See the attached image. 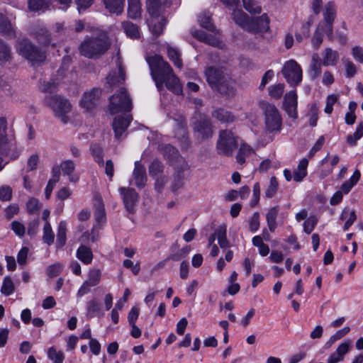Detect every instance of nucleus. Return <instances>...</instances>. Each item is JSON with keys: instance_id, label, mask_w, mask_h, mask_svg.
I'll list each match as a JSON object with an SVG mask.
<instances>
[{"instance_id": "f257e3e1", "label": "nucleus", "mask_w": 363, "mask_h": 363, "mask_svg": "<svg viewBox=\"0 0 363 363\" xmlns=\"http://www.w3.org/2000/svg\"><path fill=\"white\" fill-rule=\"evenodd\" d=\"M147 61L150 67L152 78L159 90L162 89L164 83L166 87L173 93L178 95L182 93L179 79L173 73V69L167 62L158 55L148 57Z\"/></svg>"}, {"instance_id": "f03ea898", "label": "nucleus", "mask_w": 363, "mask_h": 363, "mask_svg": "<svg viewBox=\"0 0 363 363\" xmlns=\"http://www.w3.org/2000/svg\"><path fill=\"white\" fill-rule=\"evenodd\" d=\"M206 81L211 89L226 98L235 95L233 81L222 68L208 67L205 69Z\"/></svg>"}, {"instance_id": "7ed1b4c3", "label": "nucleus", "mask_w": 363, "mask_h": 363, "mask_svg": "<svg viewBox=\"0 0 363 363\" xmlns=\"http://www.w3.org/2000/svg\"><path fill=\"white\" fill-rule=\"evenodd\" d=\"M231 16L237 25L247 31L254 33H264L270 30V19L267 13L255 18H250L241 9H233Z\"/></svg>"}, {"instance_id": "20e7f679", "label": "nucleus", "mask_w": 363, "mask_h": 363, "mask_svg": "<svg viewBox=\"0 0 363 363\" xmlns=\"http://www.w3.org/2000/svg\"><path fill=\"white\" fill-rule=\"evenodd\" d=\"M111 42L105 31L97 30L91 36L86 38L80 45L82 55L92 58L104 54L110 47Z\"/></svg>"}, {"instance_id": "39448f33", "label": "nucleus", "mask_w": 363, "mask_h": 363, "mask_svg": "<svg viewBox=\"0 0 363 363\" xmlns=\"http://www.w3.org/2000/svg\"><path fill=\"white\" fill-rule=\"evenodd\" d=\"M199 22L201 26L211 31L212 33L208 34L203 30H196L193 33L194 37L208 45L214 47H220L221 41L220 34L218 30H216L213 24L211 23L210 16L206 13L201 14L199 16Z\"/></svg>"}, {"instance_id": "423d86ee", "label": "nucleus", "mask_w": 363, "mask_h": 363, "mask_svg": "<svg viewBox=\"0 0 363 363\" xmlns=\"http://www.w3.org/2000/svg\"><path fill=\"white\" fill-rule=\"evenodd\" d=\"M259 106L265 116L266 133L274 135L279 133L281 129L282 119L277 107L264 101L259 103Z\"/></svg>"}, {"instance_id": "0eeeda50", "label": "nucleus", "mask_w": 363, "mask_h": 363, "mask_svg": "<svg viewBox=\"0 0 363 363\" xmlns=\"http://www.w3.org/2000/svg\"><path fill=\"white\" fill-rule=\"evenodd\" d=\"M44 103L50 107L55 117L63 123L69 121L67 114L71 111L72 106L69 101L60 95H48L44 99Z\"/></svg>"}, {"instance_id": "6e6552de", "label": "nucleus", "mask_w": 363, "mask_h": 363, "mask_svg": "<svg viewBox=\"0 0 363 363\" xmlns=\"http://www.w3.org/2000/svg\"><path fill=\"white\" fill-rule=\"evenodd\" d=\"M108 108L111 114L125 113L132 109L131 99L125 89H120L110 98Z\"/></svg>"}, {"instance_id": "1a4fd4ad", "label": "nucleus", "mask_w": 363, "mask_h": 363, "mask_svg": "<svg viewBox=\"0 0 363 363\" xmlns=\"http://www.w3.org/2000/svg\"><path fill=\"white\" fill-rule=\"evenodd\" d=\"M237 144V138L232 131L222 130L220 132L216 145L217 152L219 155L232 156Z\"/></svg>"}, {"instance_id": "9d476101", "label": "nucleus", "mask_w": 363, "mask_h": 363, "mask_svg": "<svg viewBox=\"0 0 363 363\" xmlns=\"http://www.w3.org/2000/svg\"><path fill=\"white\" fill-rule=\"evenodd\" d=\"M281 72L291 86L299 84L303 78V71L298 63L294 60L286 61L283 66Z\"/></svg>"}, {"instance_id": "9b49d317", "label": "nucleus", "mask_w": 363, "mask_h": 363, "mask_svg": "<svg viewBox=\"0 0 363 363\" xmlns=\"http://www.w3.org/2000/svg\"><path fill=\"white\" fill-rule=\"evenodd\" d=\"M18 50L21 55L33 64L41 62L45 59V53L27 40L20 42Z\"/></svg>"}, {"instance_id": "f8f14e48", "label": "nucleus", "mask_w": 363, "mask_h": 363, "mask_svg": "<svg viewBox=\"0 0 363 363\" xmlns=\"http://www.w3.org/2000/svg\"><path fill=\"white\" fill-rule=\"evenodd\" d=\"M116 69L111 70L106 77V84L111 89L123 84L125 79V69L119 57L116 60Z\"/></svg>"}, {"instance_id": "ddd939ff", "label": "nucleus", "mask_w": 363, "mask_h": 363, "mask_svg": "<svg viewBox=\"0 0 363 363\" xmlns=\"http://www.w3.org/2000/svg\"><path fill=\"white\" fill-rule=\"evenodd\" d=\"M7 123L4 117L0 118V152L8 155L11 150L16 148L15 140L6 135Z\"/></svg>"}, {"instance_id": "4468645a", "label": "nucleus", "mask_w": 363, "mask_h": 363, "mask_svg": "<svg viewBox=\"0 0 363 363\" xmlns=\"http://www.w3.org/2000/svg\"><path fill=\"white\" fill-rule=\"evenodd\" d=\"M324 20L319 24H323L327 33V36L330 40L333 39V24L335 18V7L333 2H328L325 4L323 10Z\"/></svg>"}, {"instance_id": "2eb2a0df", "label": "nucleus", "mask_w": 363, "mask_h": 363, "mask_svg": "<svg viewBox=\"0 0 363 363\" xmlns=\"http://www.w3.org/2000/svg\"><path fill=\"white\" fill-rule=\"evenodd\" d=\"M298 105V95L296 90H291L286 93L284 98L283 108L287 113L289 117L296 118L298 116L297 112Z\"/></svg>"}, {"instance_id": "dca6fc26", "label": "nucleus", "mask_w": 363, "mask_h": 363, "mask_svg": "<svg viewBox=\"0 0 363 363\" xmlns=\"http://www.w3.org/2000/svg\"><path fill=\"white\" fill-rule=\"evenodd\" d=\"M101 95V90L99 89H93L89 92H85L80 101L81 106L86 111H92L96 106Z\"/></svg>"}, {"instance_id": "f3484780", "label": "nucleus", "mask_w": 363, "mask_h": 363, "mask_svg": "<svg viewBox=\"0 0 363 363\" xmlns=\"http://www.w3.org/2000/svg\"><path fill=\"white\" fill-rule=\"evenodd\" d=\"M121 194L123 196V201L125 206L126 210L129 213H133L136 203L138 199V195L136 191L131 188L121 187L119 189Z\"/></svg>"}, {"instance_id": "a211bd4d", "label": "nucleus", "mask_w": 363, "mask_h": 363, "mask_svg": "<svg viewBox=\"0 0 363 363\" xmlns=\"http://www.w3.org/2000/svg\"><path fill=\"white\" fill-rule=\"evenodd\" d=\"M131 120L132 117L129 115L125 118L123 116H118L114 118L113 121V129L117 139H119L125 132V130Z\"/></svg>"}, {"instance_id": "6ab92c4d", "label": "nucleus", "mask_w": 363, "mask_h": 363, "mask_svg": "<svg viewBox=\"0 0 363 363\" xmlns=\"http://www.w3.org/2000/svg\"><path fill=\"white\" fill-rule=\"evenodd\" d=\"M339 58V52L330 48H326L322 52V64L323 66H335Z\"/></svg>"}, {"instance_id": "aec40b11", "label": "nucleus", "mask_w": 363, "mask_h": 363, "mask_svg": "<svg viewBox=\"0 0 363 363\" xmlns=\"http://www.w3.org/2000/svg\"><path fill=\"white\" fill-rule=\"evenodd\" d=\"M133 179L136 186L138 188H143L145 186L147 181L145 169L138 162H135Z\"/></svg>"}, {"instance_id": "412c9836", "label": "nucleus", "mask_w": 363, "mask_h": 363, "mask_svg": "<svg viewBox=\"0 0 363 363\" xmlns=\"http://www.w3.org/2000/svg\"><path fill=\"white\" fill-rule=\"evenodd\" d=\"M194 128L202 138H209L213 133L211 125L207 119L195 123Z\"/></svg>"}, {"instance_id": "4be33fe9", "label": "nucleus", "mask_w": 363, "mask_h": 363, "mask_svg": "<svg viewBox=\"0 0 363 363\" xmlns=\"http://www.w3.org/2000/svg\"><path fill=\"white\" fill-rule=\"evenodd\" d=\"M105 8L111 13L120 15L123 13L125 0H102Z\"/></svg>"}, {"instance_id": "5701e85b", "label": "nucleus", "mask_w": 363, "mask_h": 363, "mask_svg": "<svg viewBox=\"0 0 363 363\" xmlns=\"http://www.w3.org/2000/svg\"><path fill=\"white\" fill-rule=\"evenodd\" d=\"M147 23L151 32L155 35H159L163 33L166 21L163 17L150 18Z\"/></svg>"}, {"instance_id": "b1692460", "label": "nucleus", "mask_w": 363, "mask_h": 363, "mask_svg": "<svg viewBox=\"0 0 363 363\" xmlns=\"http://www.w3.org/2000/svg\"><path fill=\"white\" fill-rule=\"evenodd\" d=\"M308 165V160L306 158L302 159L297 167L294 169L293 173V179L296 182H301L307 175V167Z\"/></svg>"}, {"instance_id": "393cba45", "label": "nucleus", "mask_w": 363, "mask_h": 363, "mask_svg": "<svg viewBox=\"0 0 363 363\" xmlns=\"http://www.w3.org/2000/svg\"><path fill=\"white\" fill-rule=\"evenodd\" d=\"M216 235L218 240V243L221 249L225 250L230 247V242L227 239L226 225L223 224L218 226L216 230Z\"/></svg>"}, {"instance_id": "a878e982", "label": "nucleus", "mask_w": 363, "mask_h": 363, "mask_svg": "<svg viewBox=\"0 0 363 363\" xmlns=\"http://www.w3.org/2000/svg\"><path fill=\"white\" fill-rule=\"evenodd\" d=\"M122 28L126 35L132 39H138L140 37L139 27L130 21L122 23Z\"/></svg>"}, {"instance_id": "bb28decb", "label": "nucleus", "mask_w": 363, "mask_h": 363, "mask_svg": "<svg viewBox=\"0 0 363 363\" xmlns=\"http://www.w3.org/2000/svg\"><path fill=\"white\" fill-rule=\"evenodd\" d=\"M101 308L96 298H92L86 303V316L93 318L94 316H102Z\"/></svg>"}, {"instance_id": "cd10ccee", "label": "nucleus", "mask_w": 363, "mask_h": 363, "mask_svg": "<svg viewBox=\"0 0 363 363\" xmlns=\"http://www.w3.org/2000/svg\"><path fill=\"white\" fill-rule=\"evenodd\" d=\"M340 220H345L343 230L347 231L350 227L354 223L357 219V216L354 210H352L349 208H345L340 216Z\"/></svg>"}, {"instance_id": "c85d7f7f", "label": "nucleus", "mask_w": 363, "mask_h": 363, "mask_svg": "<svg viewBox=\"0 0 363 363\" xmlns=\"http://www.w3.org/2000/svg\"><path fill=\"white\" fill-rule=\"evenodd\" d=\"M60 168L63 174L69 177L70 182L76 183L78 181L79 177L76 174H72L75 169V164L72 160L63 161L60 164Z\"/></svg>"}, {"instance_id": "c756f323", "label": "nucleus", "mask_w": 363, "mask_h": 363, "mask_svg": "<svg viewBox=\"0 0 363 363\" xmlns=\"http://www.w3.org/2000/svg\"><path fill=\"white\" fill-rule=\"evenodd\" d=\"M279 207L274 206L269 208L266 215L267 226L269 231L272 233L274 232L277 227V218L279 214Z\"/></svg>"}, {"instance_id": "7c9ffc66", "label": "nucleus", "mask_w": 363, "mask_h": 363, "mask_svg": "<svg viewBox=\"0 0 363 363\" xmlns=\"http://www.w3.org/2000/svg\"><path fill=\"white\" fill-rule=\"evenodd\" d=\"M140 0H128V14L131 18L136 19L141 16Z\"/></svg>"}, {"instance_id": "2f4dec72", "label": "nucleus", "mask_w": 363, "mask_h": 363, "mask_svg": "<svg viewBox=\"0 0 363 363\" xmlns=\"http://www.w3.org/2000/svg\"><path fill=\"white\" fill-rule=\"evenodd\" d=\"M94 206L95 218L98 223H104L106 220V213L102 199L100 196H95Z\"/></svg>"}, {"instance_id": "473e14b6", "label": "nucleus", "mask_w": 363, "mask_h": 363, "mask_svg": "<svg viewBox=\"0 0 363 363\" xmlns=\"http://www.w3.org/2000/svg\"><path fill=\"white\" fill-rule=\"evenodd\" d=\"M147 9L151 18L160 17V14L162 11L161 0H147Z\"/></svg>"}, {"instance_id": "72a5a7b5", "label": "nucleus", "mask_w": 363, "mask_h": 363, "mask_svg": "<svg viewBox=\"0 0 363 363\" xmlns=\"http://www.w3.org/2000/svg\"><path fill=\"white\" fill-rule=\"evenodd\" d=\"M47 355L52 363H63L65 358L64 352L57 350L55 346H52L47 350Z\"/></svg>"}, {"instance_id": "f704fd0d", "label": "nucleus", "mask_w": 363, "mask_h": 363, "mask_svg": "<svg viewBox=\"0 0 363 363\" xmlns=\"http://www.w3.org/2000/svg\"><path fill=\"white\" fill-rule=\"evenodd\" d=\"M77 258L85 264H89L93 259V254L89 247L81 245L77 251Z\"/></svg>"}, {"instance_id": "c9c22d12", "label": "nucleus", "mask_w": 363, "mask_h": 363, "mask_svg": "<svg viewBox=\"0 0 363 363\" xmlns=\"http://www.w3.org/2000/svg\"><path fill=\"white\" fill-rule=\"evenodd\" d=\"M254 153L255 150L251 146L246 143H242L236 156L237 162L240 164H243L246 158Z\"/></svg>"}, {"instance_id": "e433bc0d", "label": "nucleus", "mask_w": 363, "mask_h": 363, "mask_svg": "<svg viewBox=\"0 0 363 363\" xmlns=\"http://www.w3.org/2000/svg\"><path fill=\"white\" fill-rule=\"evenodd\" d=\"M212 116L213 118L223 123H231L235 119V116L230 112L223 108H218L215 110L213 112Z\"/></svg>"}, {"instance_id": "4c0bfd02", "label": "nucleus", "mask_w": 363, "mask_h": 363, "mask_svg": "<svg viewBox=\"0 0 363 363\" xmlns=\"http://www.w3.org/2000/svg\"><path fill=\"white\" fill-rule=\"evenodd\" d=\"M325 34L327 35L324 25L318 24L311 40L312 45L315 49L319 48L323 43Z\"/></svg>"}, {"instance_id": "58836bf2", "label": "nucleus", "mask_w": 363, "mask_h": 363, "mask_svg": "<svg viewBox=\"0 0 363 363\" xmlns=\"http://www.w3.org/2000/svg\"><path fill=\"white\" fill-rule=\"evenodd\" d=\"M360 178V172L356 169L353 174L351 176L348 181L345 182L341 187L340 190L343 194H348L352 188L358 182Z\"/></svg>"}, {"instance_id": "ea45409f", "label": "nucleus", "mask_w": 363, "mask_h": 363, "mask_svg": "<svg viewBox=\"0 0 363 363\" xmlns=\"http://www.w3.org/2000/svg\"><path fill=\"white\" fill-rule=\"evenodd\" d=\"M167 55L169 59L174 63V66L179 69L183 67L180 52L172 46H167Z\"/></svg>"}, {"instance_id": "a19ab883", "label": "nucleus", "mask_w": 363, "mask_h": 363, "mask_svg": "<svg viewBox=\"0 0 363 363\" xmlns=\"http://www.w3.org/2000/svg\"><path fill=\"white\" fill-rule=\"evenodd\" d=\"M52 174L53 178L48 181V183L45 189V196L47 199L50 198L55 184L59 181L60 172L57 167L52 168Z\"/></svg>"}, {"instance_id": "79ce46f5", "label": "nucleus", "mask_w": 363, "mask_h": 363, "mask_svg": "<svg viewBox=\"0 0 363 363\" xmlns=\"http://www.w3.org/2000/svg\"><path fill=\"white\" fill-rule=\"evenodd\" d=\"M66 233L67 223L65 221H60L58 225L57 233L56 243L57 247H62L65 245L67 240Z\"/></svg>"}, {"instance_id": "37998d69", "label": "nucleus", "mask_w": 363, "mask_h": 363, "mask_svg": "<svg viewBox=\"0 0 363 363\" xmlns=\"http://www.w3.org/2000/svg\"><path fill=\"white\" fill-rule=\"evenodd\" d=\"M362 137H363V121L358 123L356 130L353 134L347 135V143L351 146H354L357 144V141Z\"/></svg>"}, {"instance_id": "c03bdc74", "label": "nucleus", "mask_w": 363, "mask_h": 363, "mask_svg": "<svg viewBox=\"0 0 363 363\" xmlns=\"http://www.w3.org/2000/svg\"><path fill=\"white\" fill-rule=\"evenodd\" d=\"M318 107L316 104H312L309 105V110L307 113V117L308 118L309 125L314 127L317 125L318 119Z\"/></svg>"}, {"instance_id": "a18cd8bd", "label": "nucleus", "mask_w": 363, "mask_h": 363, "mask_svg": "<svg viewBox=\"0 0 363 363\" xmlns=\"http://www.w3.org/2000/svg\"><path fill=\"white\" fill-rule=\"evenodd\" d=\"M284 89L285 85L284 84L282 83L272 85L268 88L269 95L270 96L271 98L279 99L283 95Z\"/></svg>"}, {"instance_id": "49530a36", "label": "nucleus", "mask_w": 363, "mask_h": 363, "mask_svg": "<svg viewBox=\"0 0 363 363\" xmlns=\"http://www.w3.org/2000/svg\"><path fill=\"white\" fill-rule=\"evenodd\" d=\"M50 0H29L28 6L31 11H44L48 7Z\"/></svg>"}, {"instance_id": "de8ad7c7", "label": "nucleus", "mask_w": 363, "mask_h": 363, "mask_svg": "<svg viewBox=\"0 0 363 363\" xmlns=\"http://www.w3.org/2000/svg\"><path fill=\"white\" fill-rule=\"evenodd\" d=\"M15 291V286L11 277H6L4 279L2 286L1 288V292L4 296H9L12 294Z\"/></svg>"}, {"instance_id": "09e8293b", "label": "nucleus", "mask_w": 363, "mask_h": 363, "mask_svg": "<svg viewBox=\"0 0 363 363\" xmlns=\"http://www.w3.org/2000/svg\"><path fill=\"white\" fill-rule=\"evenodd\" d=\"M244 8L251 14H259L262 11L261 6L255 0H242Z\"/></svg>"}, {"instance_id": "8fccbe9b", "label": "nucleus", "mask_w": 363, "mask_h": 363, "mask_svg": "<svg viewBox=\"0 0 363 363\" xmlns=\"http://www.w3.org/2000/svg\"><path fill=\"white\" fill-rule=\"evenodd\" d=\"M55 235L49 222L46 221L43 227V240L48 245L54 242Z\"/></svg>"}, {"instance_id": "3c124183", "label": "nucleus", "mask_w": 363, "mask_h": 363, "mask_svg": "<svg viewBox=\"0 0 363 363\" xmlns=\"http://www.w3.org/2000/svg\"><path fill=\"white\" fill-rule=\"evenodd\" d=\"M101 273L99 269H91L89 272L88 279L85 281L86 283L89 284V286H96L101 280Z\"/></svg>"}, {"instance_id": "603ef678", "label": "nucleus", "mask_w": 363, "mask_h": 363, "mask_svg": "<svg viewBox=\"0 0 363 363\" xmlns=\"http://www.w3.org/2000/svg\"><path fill=\"white\" fill-rule=\"evenodd\" d=\"M91 152L95 161L99 164L104 165V156L102 148L96 144L91 145L90 147Z\"/></svg>"}, {"instance_id": "864d4df0", "label": "nucleus", "mask_w": 363, "mask_h": 363, "mask_svg": "<svg viewBox=\"0 0 363 363\" xmlns=\"http://www.w3.org/2000/svg\"><path fill=\"white\" fill-rule=\"evenodd\" d=\"M339 96L337 94H330L328 96L324 108L325 113L331 114L333 110V105L338 101Z\"/></svg>"}, {"instance_id": "5fc2aeb1", "label": "nucleus", "mask_w": 363, "mask_h": 363, "mask_svg": "<svg viewBox=\"0 0 363 363\" xmlns=\"http://www.w3.org/2000/svg\"><path fill=\"white\" fill-rule=\"evenodd\" d=\"M278 186L279 184L277 178L275 177H272L269 181V184L265 191L266 196L268 198L273 197L277 191Z\"/></svg>"}, {"instance_id": "6e6d98bb", "label": "nucleus", "mask_w": 363, "mask_h": 363, "mask_svg": "<svg viewBox=\"0 0 363 363\" xmlns=\"http://www.w3.org/2000/svg\"><path fill=\"white\" fill-rule=\"evenodd\" d=\"M163 170V165L159 160H154L149 167V173L152 177H156Z\"/></svg>"}, {"instance_id": "4d7b16f0", "label": "nucleus", "mask_w": 363, "mask_h": 363, "mask_svg": "<svg viewBox=\"0 0 363 363\" xmlns=\"http://www.w3.org/2000/svg\"><path fill=\"white\" fill-rule=\"evenodd\" d=\"M27 211L30 213H36L40 209V204L38 199L35 198H30L26 203Z\"/></svg>"}, {"instance_id": "13d9d810", "label": "nucleus", "mask_w": 363, "mask_h": 363, "mask_svg": "<svg viewBox=\"0 0 363 363\" xmlns=\"http://www.w3.org/2000/svg\"><path fill=\"white\" fill-rule=\"evenodd\" d=\"M318 223L315 216H311L303 223V230L307 234H311Z\"/></svg>"}, {"instance_id": "bf43d9fd", "label": "nucleus", "mask_w": 363, "mask_h": 363, "mask_svg": "<svg viewBox=\"0 0 363 363\" xmlns=\"http://www.w3.org/2000/svg\"><path fill=\"white\" fill-rule=\"evenodd\" d=\"M344 65L346 72V77L348 78L353 77L357 73L356 65L350 60H345Z\"/></svg>"}, {"instance_id": "052dcab7", "label": "nucleus", "mask_w": 363, "mask_h": 363, "mask_svg": "<svg viewBox=\"0 0 363 363\" xmlns=\"http://www.w3.org/2000/svg\"><path fill=\"white\" fill-rule=\"evenodd\" d=\"M12 189L7 185L0 187V200L2 201H8L11 199Z\"/></svg>"}, {"instance_id": "680f3d73", "label": "nucleus", "mask_w": 363, "mask_h": 363, "mask_svg": "<svg viewBox=\"0 0 363 363\" xmlns=\"http://www.w3.org/2000/svg\"><path fill=\"white\" fill-rule=\"evenodd\" d=\"M322 65L323 64H310L308 72L311 79H315L319 77Z\"/></svg>"}, {"instance_id": "e2e57ef3", "label": "nucleus", "mask_w": 363, "mask_h": 363, "mask_svg": "<svg viewBox=\"0 0 363 363\" xmlns=\"http://www.w3.org/2000/svg\"><path fill=\"white\" fill-rule=\"evenodd\" d=\"M259 228V214L255 213L249 220V228L252 233H255Z\"/></svg>"}, {"instance_id": "0e129e2a", "label": "nucleus", "mask_w": 363, "mask_h": 363, "mask_svg": "<svg viewBox=\"0 0 363 363\" xmlns=\"http://www.w3.org/2000/svg\"><path fill=\"white\" fill-rule=\"evenodd\" d=\"M63 269V266L60 263H55L50 265L47 269V274L50 277L58 276Z\"/></svg>"}, {"instance_id": "69168bd1", "label": "nucleus", "mask_w": 363, "mask_h": 363, "mask_svg": "<svg viewBox=\"0 0 363 363\" xmlns=\"http://www.w3.org/2000/svg\"><path fill=\"white\" fill-rule=\"evenodd\" d=\"M0 33L9 37L13 35L14 32L12 26L6 20H4L2 23L0 24Z\"/></svg>"}, {"instance_id": "338daca9", "label": "nucleus", "mask_w": 363, "mask_h": 363, "mask_svg": "<svg viewBox=\"0 0 363 363\" xmlns=\"http://www.w3.org/2000/svg\"><path fill=\"white\" fill-rule=\"evenodd\" d=\"M37 40L40 43L44 45H48L50 43V35L48 30L45 28H41L37 34Z\"/></svg>"}, {"instance_id": "774afa93", "label": "nucleus", "mask_w": 363, "mask_h": 363, "mask_svg": "<svg viewBox=\"0 0 363 363\" xmlns=\"http://www.w3.org/2000/svg\"><path fill=\"white\" fill-rule=\"evenodd\" d=\"M352 55L355 61L363 64V48L360 46H354L352 48Z\"/></svg>"}]
</instances>
